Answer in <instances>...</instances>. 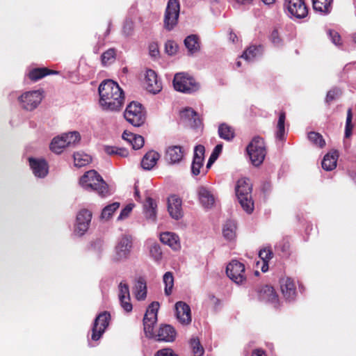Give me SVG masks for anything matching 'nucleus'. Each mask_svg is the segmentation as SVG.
<instances>
[{"instance_id": "37998d69", "label": "nucleus", "mask_w": 356, "mask_h": 356, "mask_svg": "<svg viewBox=\"0 0 356 356\" xmlns=\"http://www.w3.org/2000/svg\"><path fill=\"white\" fill-rule=\"evenodd\" d=\"M163 282L165 284V294L170 296L172 293L174 286V277L171 272H166L163 277Z\"/></svg>"}, {"instance_id": "9b49d317", "label": "nucleus", "mask_w": 356, "mask_h": 356, "mask_svg": "<svg viewBox=\"0 0 356 356\" xmlns=\"http://www.w3.org/2000/svg\"><path fill=\"white\" fill-rule=\"evenodd\" d=\"M179 14V3L178 0H169L164 17L165 28L172 30L177 24Z\"/></svg>"}, {"instance_id": "de8ad7c7", "label": "nucleus", "mask_w": 356, "mask_h": 356, "mask_svg": "<svg viewBox=\"0 0 356 356\" xmlns=\"http://www.w3.org/2000/svg\"><path fill=\"white\" fill-rule=\"evenodd\" d=\"M190 344L195 356H202L204 354V348L197 338H192L190 341Z\"/></svg>"}, {"instance_id": "2eb2a0df", "label": "nucleus", "mask_w": 356, "mask_h": 356, "mask_svg": "<svg viewBox=\"0 0 356 356\" xmlns=\"http://www.w3.org/2000/svg\"><path fill=\"white\" fill-rule=\"evenodd\" d=\"M29 165L33 175L38 178L45 177L49 172L47 162L42 158H29Z\"/></svg>"}, {"instance_id": "79ce46f5", "label": "nucleus", "mask_w": 356, "mask_h": 356, "mask_svg": "<svg viewBox=\"0 0 356 356\" xmlns=\"http://www.w3.org/2000/svg\"><path fill=\"white\" fill-rule=\"evenodd\" d=\"M119 207H120L119 202H113L109 205H107L102 209L101 216H100L101 219L104 220H108L113 216V213L117 209H118Z\"/></svg>"}, {"instance_id": "6ab92c4d", "label": "nucleus", "mask_w": 356, "mask_h": 356, "mask_svg": "<svg viewBox=\"0 0 356 356\" xmlns=\"http://www.w3.org/2000/svg\"><path fill=\"white\" fill-rule=\"evenodd\" d=\"M181 120L186 125L197 128L201 125V120L197 113L191 108L187 107L180 111Z\"/></svg>"}, {"instance_id": "0eeeda50", "label": "nucleus", "mask_w": 356, "mask_h": 356, "mask_svg": "<svg viewBox=\"0 0 356 356\" xmlns=\"http://www.w3.org/2000/svg\"><path fill=\"white\" fill-rule=\"evenodd\" d=\"M43 92L40 90L27 91L18 97L20 106L28 111L35 109L43 99Z\"/></svg>"}, {"instance_id": "2f4dec72", "label": "nucleus", "mask_w": 356, "mask_h": 356, "mask_svg": "<svg viewBox=\"0 0 356 356\" xmlns=\"http://www.w3.org/2000/svg\"><path fill=\"white\" fill-rule=\"evenodd\" d=\"M236 224L234 220H228L222 228V234L225 238L229 241L234 239L236 236Z\"/></svg>"}, {"instance_id": "bf43d9fd", "label": "nucleus", "mask_w": 356, "mask_h": 356, "mask_svg": "<svg viewBox=\"0 0 356 356\" xmlns=\"http://www.w3.org/2000/svg\"><path fill=\"white\" fill-rule=\"evenodd\" d=\"M327 34L333 44L337 46L341 44V37L337 31L329 30Z\"/></svg>"}, {"instance_id": "f3484780", "label": "nucleus", "mask_w": 356, "mask_h": 356, "mask_svg": "<svg viewBox=\"0 0 356 356\" xmlns=\"http://www.w3.org/2000/svg\"><path fill=\"white\" fill-rule=\"evenodd\" d=\"M204 147L198 145L195 147L193 159L191 165V172L193 175L197 176L200 175V169L203 167L204 160Z\"/></svg>"}, {"instance_id": "864d4df0", "label": "nucleus", "mask_w": 356, "mask_h": 356, "mask_svg": "<svg viewBox=\"0 0 356 356\" xmlns=\"http://www.w3.org/2000/svg\"><path fill=\"white\" fill-rule=\"evenodd\" d=\"M270 40L274 44V46L280 47L282 45V40L280 37L279 33L277 29H274L270 35Z\"/></svg>"}, {"instance_id": "69168bd1", "label": "nucleus", "mask_w": 356, "mask_h": 356, "mask_svg": "<svg viewBox=\"0 0 356 356\" xmlns=\"http://www.w3.org/2000/svg\"><path fill=\"white\" fill-rule=\"evenodd\" d=\"M209 300L210 302L214 305L216 309L220 305V300L218 298H216L213 295H209Z\"/></svg>"}, {"instance_id": "1a4fd4ad", "label": "nucleus", "mask_w": 356, "mask_h": 356, "mask_svg": "<svg viewBox=\"0 0 356 356\" xmlns=\"http://www.w3.org/2000/svg\"><path fill=\"white\" fill-rule=\"evenodd\" d=\"M92 219V212L88 209H81L76 218V222L74 228V234L82 236L89 229Z\"/></svg>"}, {"instance_id": "4be33fe9", "label": "nucleus", "mask_w": 356, "mask_h": 356, "mask_svg": "<svg viewBox=\"0 0 356 356\" xmlns=\"http://www.w3.org/2000/svg\"><path fill=\"white\" fill-rule=\"evenodd\" d=\"M177 332L175 329L170 325H162L157 330L155 338L159 341L172 342L175 340Z\"/></svg>"}, {"instance_id": "338daca9", "label": "nucleus", "mask_w": 356, "mask_h": 356, "mask_svg": "<svg viewBox=\"0 0 356 356\" xmlns=\"http://www.w3.org/2000/svg\"><path fill=\"white\" fill-rule=\"evenodd\" d=\"M149 54L153 57H156L159 54V50L156 45H151L149 47Z\"/></svg>"}, {"instance_id": "4468645a", "label": "nucleus", "mask_w": 356, "mask_h": 356, "mask_svg": "<svg viewBox=\"0 0 356 356\" xmlns=\"http://www.w3.org/2000/svg\"><path fill=\"white\" fill-rule=\"evenodd\" d=\"M198 200L200 204L207 209H211L216 202V197L209 188L201 186L197 189Z\"/></svg>"}, {"instance_id": "6e6d98bb", "label": "nucleus", "mask_w": 356, "mask_h": 356, "mask_svg": "<svg viewBox=\"0 0 356 356\" xmlns=\"http://www.w3.org/2000/svg\"><path fill=\"white\" fill-rule=\"evenodd\" d=\"M121 307L127 312H131L133 309V306L131 302L130 297L126 299H119Z\"/></svg>"}, {"instance_id": "393cba45", "label": "nucleus", "mask_w": 356, "mask_h": 356, "mask_svg": "<svg viewBox=\"0 0 356 356\" xmlns=\"http://www.w3.org/2000/svg\"><path fill=\"white\" fill-rule=\"evenodd\" d=\"M156 208L157 204L154 200L152 197H147L143 204V213L145 218L152 222L156 220Z\"/></svg>"}, {"instance_id": "a19ab883", "label": "nucleus", "mask_w": 356, "mask_h": 356, "mask_svg": "<svg viewBox=\"0 0 356 356\" xmlns=\"http://www.w3.org/2000/svg\"><path fill=\"white\" fill-rule=\"evenodd\" d=\"M68 147L74 146L78 144L81 140V136L78 131H71L61 135Z\"/></svg>"}, {"instance_id": "c03bdc74", "label": "nucleus", "mask_w": 356, "mask_h": 356, "mask_svg": "<svg viewBox=\"0 0 356 356\" xmlns=\"http://www.w3.org/2000/svg\"><path fill=\"white\" fill-rule=\"evenodd\" d=\"M115 50L113 48H111L104 52L101 57L102 64L107 65L113 63L115 60Z\"/></svg>"}, {"instance_id": "c9c22d12", "label": "nucleus", "mask_w": 356, "mask_h": 356, "mask_svg": "<svg viewBox=\"0 0 356 356\" xmlns=\"http://www.w3.org/2000/svg\"><path fill=\"white\" fill-rule=\"evenodd\" d=\"M184 44L191 54H194L200 49L198 38L195 35L186 37L184 40Z\"/></svg>"}, {"instance_id": "c756f323", "label": "nucleus", "mask_w": 356, "mask_h": 356, "mask_svg": "<svg viewBox=\"0 0 356 356\" xmlns=\"http://www.w3.org/2000/svg\"><path fill=\"white\" fill-rule=\"evenodd\" d=\"M338 153L334 151L327 154L322 161V168L327 171L334 170L337 166Z\"/></svg>"}, {"instance_id": "aec40b11", "label": "nucleus", "mask_w": 356, "mask_h": 356, "mask_svg": "<svg viewBox=\"0 0 356 356\" xmlns=\"http://www.w3.org/2000/svg\"><path fill=\"white\" fill-rule=\"evenodd\" d=\"M181 204V200L177 195H172L169 197L168 200V210L172 218L179 220L183 216Z\"/></svg>"}, {"instance_id": "cd10ccee", "label": "nucleus", "mask_w": 356, "mask_h": 356, "mask_svg": "<svg viewBox=\"0 0 356 356\" xmlns=\"http://www.w3.org/2000/svg\"><path fill=\"white\" fill-rule=\"evenodd\" d=\"M122 138L127 141L134 149H140L145 143L144 138L140 135H136L127 131L122 134Z\"/></svg>"}, {"instance_id": "9d476101", "label": "nucleus", "mask_w": 356, "mask_h": 356, "mask_svg": "<svg viewBox=\"0 0 356 356\" xmlns=\"http://www.w3.org/2000/svg\"><path fill=\"white\" fill-rule=\"evenodd\" d=\"M111 315L108 312L100 313L95 319L92 327L91 339L98 341L109 325Z\"/></svg>"}, {"instance_id": "473e14b6", "label": "nucleus", "mask_w": 356, "mask_h": 356, "mask_svg": "<svg viewBox=\"0 0 356 356\" xmlns=\"http://www.w3.org/2000/svg\"><path fill=\"white\" fill-rule=\"evenodd\" d=\"M58 72L49 70L45 67L35 68L29 73V77L33 81H36L48 74H57Z\"/></svg>"}, {"instance_id": "5701e85b", "label": "nucleus", "mask_w": 356, "mask_h": 356, "mask_svg": "<svg viewBox=\"0 0 356 356\" xmlns=\"http://www.w3.org/2000/svg\"><path fill=\"white\" fill-rule=\"evenodd\" d=\"M184 154V152L181 146H170L165 151V159L170 164L178 163L182 160Z\"/></svg>"}, {"instance_id": "ddd939ff", "label": "nucleus", "mask_w": 356, "mask_h": 356, "mask_svg": "<svg viewBox=\"0 0 356 356\" xmlns=\"http://www.w3.org/2000/svg\"><path fill=\"white\" fill-rule=\"evenodd\" d=\"M284 7L291 17L300 19L308 15V9L304 0H284Z\"/></svg>"}, {"instance_id": "dca6fc26", "label": "nucleus", "mask_w": 356, "mask_h": 356, "mask_svg": "<svg viewBox=\"0 0 356 356\" xmlns=\"http://www.w3.org/2000/svg\"><path fill=\"white\" fill-rule=\"evenodd\" d=\"M146 90L152 94L159 93L162 89L161 82L158 79L157 74L152 70H147L145 76Z\"/></svg>"}, {"instance_id": "3c124183", "label": "nucleus", "mask_w": 356, "mask_h": 356, "mask_svg": "<svg viewBox=\"0 0 356 356\" xmlns=\"http://www.w3.org/2000/svg\"><path fill=\"white\" fill-rule=\"evenodd\" d=\"M222 149V144H218L217 145L212 154H211L209 159V161L207 162V168H209L211 165L213 164V163L217 159L219 154L221 152Z\"/></svg>"}, {"instance_id": "f704fd0d", "label": "nucleus", "mask_w": 356, "mask_h": 356, "mask_svg": "<svg viewBox=\"0 0 356 356\" xmlns=\"http://www.w3.org/2000/svg\"><path fill=\"white\" fill-rule=\"evenodd\" d=\"M159 308L158 302H152L146 310L144 320L156 323L157 321V312Z\"/></svg>"}, {"instance_id": "4d7b16f0", "label": "nucleus", "mask_w": 356, "mask_h": 356, "mask_svg": "<svg viewBox=\"0 0 356 356\" xmlns=\"http://www.w3.org/2000/svg\"><path fill=\"white\" fill-rule=\"evenodd\" d=\"M165 52L168 55H174L177 51V45L173 41H168L165 45Z\"/></svg>"}, {"instance_id": "e2e57ef3", "label": "nucleus", "mask_w": 356, "mask_h": 356, "mask_svg": "<svg viewBox=\"0 0 356 356\" xmlns=\"http://www.w3.org/2000/svg\"><path fill=\"white\" fill-rule=\"evenodd\" d=\"M106 152L109 154H116L121 156L125 157L128 155V152L124 149H115L114 147H106Z\"/></svg>"}, {"instance_id": "774afa93", "label": "nucleus", "mask_w": 356, "mask_h": 356, "mask_svg": "<svg viewBox=\"0 0 356 356\" xmlns=\"http://www.w3.org/2000/svg\"><path fill=\"white\" fill-rule=\"evenodd\" d=\"M252 356H266L265 352L261 349L254 350Z\"/></svg>"}, {"instance_id": "b1692460", "label": "nucleus", "mask_w": 356, "mask_h": 356, "mask_svg": "<svg viewBox=\"0 0 356 356\" xmlns=\"http://www.w3.org/2000/svg\"><path fill=\"white\" fill-rule=\"evenodd\" d=\"M259 298L261 301L277 305L278 297L274 289L270 286H264L259 291Z\"/></svg>"}, {"instance_id": "c85d7f7f", "label": "nucleus", "mask_w": 356, "mask_h": 356, "mask_svg": "<svg viewBox=\"0 0 356 356\" xmlns=\"http://www.w3.org/2000/svg\"><path fill=\"white\" fill-rule=\"evenodd\" d=\"M133 293L136 299L138 301L144 300L147 297V284L143 278L140 277L137 280L134 289Z\"/></svg>"}, {"instance_id": "f257e3e1", "label": "nucleus", "mask_w": 356, "mask_h": 356, "mask_svg": "<svg viewBox=\"0 0 356 356\" xmlns=\"http://www.w3.org/2000/svg\"><path fill=\"white\" fill-rule=\"evenodd\" d=\"M99 105L104 111H118L124 104V93L113 80H105L99 85Z\"/></svg>"}, {"instance_id": "49530a36", "label": "nucleus", "mask_w": 356, "mask_h": 356, "mask_svg": "<svg viewBox=\"0 0 356 356\" xmlns=\"http://www.w3.org/2000/svg\"><path fill=\"white\" fill-rule=\"evenodd\" d=\"M308 138L312 143L320 147H323L325 145L323 136L317 132H309L308 134Z\"/></svg>"}, {"instance_id": "680f3d73", "label": "nucleus", "mask_w": 356, "mask_h": 356, "mask_svg": "<svg viewBox=\"0 0 356 356\" xmlns=\"http://www.w3.org/2000/svg\"><path fill=\"white\" fill-rule=\"evenodd\" d=\"M154 356H179L171 348H166L158 350Z\"/></svg>"}, {"instance_id": "8fccbe9b", "label": "nucleus", "mask_w": 356, "mask_h": 356, "mask_svg": "<svg viewBox=\"0 0 356 356\" xmlns=\"http://www.w3.org/2000/svg\"><path fill=\"white\" fill-rule=\"evenodd\" d=\"M352 109L348 108L347 111V118L345 127V137L349 138L352 135L353 124H352Z\"/></svg>"}, {"instance_id": "5fc2aeb1", "label": "nucleus", "mask_w": 356, "mask_h": 356, "mask_svg": "<svg viewBox=\"0 0 356 356\" xmlns=\"http://www.w3.org/2000/svg\"><path fill=\"white\" fill-rule=\"evenodd\" d=\"M134 207V204H127L120 212L119 216L118 217V220H122L125 218H127L131 211H132L133 208Z\"/></svg>"}, {"instance_id": "a878e982", "label": "nucleus", "mask_w": 356, "mask_h": 356, "mask_svg": "<svg viewBox=\"0 0 356 356\" xmlns=\"http://www.w3.org/2000/svg\"><path fill=\"white\" fill-rule=\"evenodd\" d=\"M160 241L175 250H179L181 247L179 236L172 232H167L161 234Z\"/></svg>"}, {"instance_id": "13d9d810", "label": "nucleus", "mask_w": 356, "mask_h": 356, "mask_svg": "<svg viewBox=\"0 0 356 356\" xmlns=\"http://www.w3.org/2000/svg\"><path fill=\"white\" fill-rule=\"evenodd\" d=\"M134 31V22L131 20H126L124 25L122 31L127 36L131 35Z\"/></svg>"}, {"instance_id": "4c0bfd02", "label": "nucleus", "mask_w": 356, "mask_h": 356, "mask_svg": "<svg viewBox=\"0 0 356 356\" xmlns=\"http://www.w3.org/2000/svg\"><path fill=\"white\" fill-rule=\"evenodd\" d=\"M218 134L220 138L230 141L234 137V131L231 127L222 123L218 127Z\"/></svg>"}, {"instance_id": "412c9836", "label": "nucleus", "mask_w": 356, "mask_h": 356, "mask_svg": "<svg viewBox=\"0 0 356 356\" xmlns=\"http://www.w3.org/2000/svg\"><path fill=\"white\" fill-rule=\"evenodd\" d=\"M280 283L284 298L288 301L293 300L296 296V288L293 280L289 277H282Z\"/></svg>"}, {"instance_id": "7c9ffc66", "label": "nucleus", "mask_w": 356, "mask_h": 356, "mask_svg": "<svg viewBox=\"0 0 356 356\" xmlns=\"http://www.w3.org/2000/svg\"><path fill=\"white\" fill-rule=\"evenodd\" d=\"M263 51L262 46H250L243 54L241 58L248 62L252 61L254 58L261 55Z\"/></svg>"}, {"instance_id": "f03ea898", "label": "nucleus", "mask_w": 356, "mask_h": 356, "mask_svg": "<svg viewBox=\"0 0 356 356\" xmlns=\"http://www.w3.org/2000/svg\"><path fill=\"white\" fill-rule=\"evenodd\" d=\"M80 186L88 191H95L101 197L110 195L108 185L94 170L86 172L79 179Z\"/></svg>"}, {"instance_id": "6e6552de", "label": "nucleus", "mask_w": 356, "mask_h": 356, "mask_svg": "<svg viewBox=\"0 0 356 356\" xmlns=\"http://www.w3.org/2000/svg\"><path fill=\"white\" fill-rule=\"evenodd\" d=\"M132 248V238L130 236L124 235L117 243L112 259L115 262L126 261Z\"/></svg>"}, {"instance_id": "09e8293b", "label": "nucleus", "mask_w": 356, "mask_h": 356, "mask_svg": "<svg viewBox=\"0 0 356 356\" xmlns=\"http://www.w3.org/2000/svg\"><path fill=\"white\" fill-rule=\"evenodd\" d=\"M118 300L130 297L129 287L126 282H121L118 285Z\"/></svg>"}, {"instance_id": "423d86ee", "label": "nucleus", "mask_w": 356, "mask_h": 356, "mask_svg": "<svg viewBox=\"0 0 356 356\" xmlns=\"http://www.w3.org/2000/svg\"><path fill=\"white\" fill-rule=\"evenodd\" d=\"M173 86L177 91L187 94L197 92L200 88L199 83L184 72L177 73L175 75Z\"/></svg>"}, {"instance_id": "72a5a7b5", "label": "nucleus", "mask_w": 356, "mask_h": 356, "mask_svg": "<svg viewBox=\"0 0 356 356\" xmlns=\"http://www.w3.org/2000/svg\"><path fill=\"white\" fill-rule=\"evenodd\" d=\"M149 256L156 262H159L162 259V251L160 245L154 241L148 242Z\"/></svg>"}, {"instance_id": "e433bc0d", "label": "nucleus", "mask_w": 356, "mask_h": 356, "mask_svg": "<svg viewBox=\"0 0 356 356\" xmlns=\"http://www.w3.org/2000/svg\"><path fill=\"white\" fill-rule=\"evenodd\" d=\"M316 11L327 14L330 12L332 0H312Z\"/></svg>"}, {"instance_id": "f8f14e48", "label": "nucleus", "mask_w": 356, "mask_h": 356, "mask_svg": "<svg viewBox=\"0 0 356 356\" xmlns=\"http://www.w3.org/2000/svg\"><path fill=\"white\" fill-rule=\"evenodd\" d=\"M227 276L236 284H242L246 280L245 266L237 260H232L227 266Z\"/></svg>"}, {"instance_id": "58836bf2", "label": "nucleus", "mask_w": 356, "mask_h": 356, "mask_svg": "<svg viewBox=\"0 0 356 356\" xmlns=\"http://www.w3.org/2000/svg\"><path fill=\"white\" fill-rule=\"evenodd\" d=\"M66 147L68 145L61 136L54 138L50 143V149L56 154L61 153Z\"/></svg>"}, {"instance_id": "052dcab7", "label": "nucleus", "mask_w": 356, "mask_h": 356, "mask_svg": "<svg viewBox=\"0 0 356 356\" xmlns=\"http://www.w3.org/2000/svg\"><path fill=\"white\" fill-rule=\"evenodd\" d=\"M272 252L270 250L263 249L259 252V257L261 261H268L272 258Z\"/></svg>"}, {"instance_id": "603ef678", "label": "nucleus", "mask_w": 356, "mask_h": 356, "mask_svg": "<svg viewBox=\"0 0 356 356\" xmlns=\"http://www.w3.org/2000/svg\"><path fill=\"white\" fill-rule=\"evenodd\" d=\"M155 323H156L149 322L148 321L143 319L144 332H145L147 337H148V338L155 337V335L154 334V332H153L154 325Z\"/></svg>"}, {"instance_id": "20e7f679", "label": "nucleus", "mask_w": 356, "mask_h": 356, "mask_svg": "<svg viewBox=\"0 0 356 356\" xmlns=\"http://www.w3.org/2000/svg\"><path fill=\"white\" fill-rule=\"evenodd\" d=\"M246 151L252 165H260L266 154L264 139L260 136H254L247 146Z\"/></svg>"}, {"instance_id": "a211bd4d", "label": "nucleus", "mask_w": 356, "mask_h": 356, "mask_svg": "<svg viewBox=\"0 0 356 356\" xmlns=\"http://www.w3.org/2000/svg\"><path fill=\"white\" fill-rule=\"evenodd\" d=\"M175 314L178 321L184 325H188L191 322V312L190 307L185 302L179 301L175 304Z\"/></svg>"}, {"instance_id": "7ed1b4c3", "label": "nucleus", "mask_w": 356, "mask_h": 356, "mask_svg": "<svg viewBox=\"0 0 356 356\" xmlns=\"http://www.w3.org/2000/svg\"><path fill=\"white\" fill-rule=\"evenodd\" d=\"M251 192L252 185L249 179L242 178L238 180L236 186V194L242 208L248 213H251L254 210Z\"/></svg>"}, {"instance_id": "a18cd8bd", "label": "nucleus", "mask_w": 356, "mask_h": 356, "mask_svg": "<svg viewBox=\"0 0 356 356\" xmlns=\"http://www.w3.org/2000/svg\"><path fill=\"white\" fill-rule=\"evenodd\" d=\"M285 113H281L279 116L278 122H277V131L276 133V136L278 139L282 140L284 136V122H285Z\"/></svg>"}, {"instance_id": "0e129e2a", "label": "nucleus", "mask_w": 356, "mask_h": 356, "mask_svg": "<svg viewBox=\"0 0 356 356\" xmlns=\"http://www.w3.org/2000/svg\"><path fill=\"white\" fill-rule=\"evenodd\" d=\"M340 95V90L338 89H333L327 93L326 96V102L330 103L332 100H334L336 97H337Z\"/></svg>"}, {"instance_id": "ea45409f", "label": "nucleus", "mask_w": 356, "mask_h": 356, "mask_svg": "<svg viewBox=\"0 0 356 356\" xmlns=\"http://www.w3.org/2000/svg\"><path fill=\"white\" fill-rule=\"evenodd\" d=\"M91 156L83 152H76L74 154V162L76 167L81 168L90 163Z\"/></svg>"}, {"instance_id": "bb28decb", "label": "nucleus", "mask_w": 356, "mask_h": 356, "mask_svg": "<svg viewBox=\"0 0 356 356\" xmlns=\"http://www.w3.org/2000/svg\"><path fill=\"white\" fill-rule=\"evenodd\" d=\"M159 159L160 154L154 150H151L144 155L141 161V166L143 169L149 170L155 166Z\"/></svg>"}, {"instance_id": "39448f33", "label": "nucleus", "mask_w": 356, "mask_h": 356, "mask_svg": "<svg viewBox=\"0 0 356 356\" xmlns=\"http://www.w3.org/2000/svg\"><path fill=\"white\" fill-rule=\"evenodd\" d=\"M124 117L132 126L138 127L145 123L146 113L141 104L132 102L127 106Z\"/></svg>"}]
</instances>
